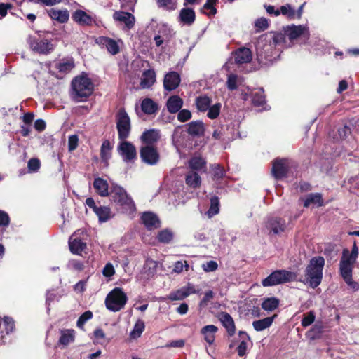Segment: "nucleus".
Masks as SVG:
<instances>
[{
  "mask_svg": "<svg viewBox=\"0 0 359 359\" xmlns=\"http://www.w3.org/2000/svg\"><path fill=\"white\" fill-rule=\"evenodd\" d=\"M141 109L142 111L148 115L156 114L158 110V104L150 98H144L142 101Z\"/></svg>",
  "mask_w": 359,
  "mask_h": 359,
  "instance_id": "obj_31",
  "label": "nucleus"
},
{
  "mask_svg": "<svg viewBox=\"0 0 359 359\" xmlns=\"http://www.w3.org/2000/svg\"><path fill=\"white\" fill-rule=\"evenodd\" d=\"M4 324L6 330V333L7 334L11 333L15 330V322L14 320L8 316H5L4 318Z\"/></svg>",
  "mask_w": 359,
  "mask_h": 359,
  "instance_id": "obj_56",
  "label": "nucleus"
},
{
  "mask_svg": "<svg viewBox=\"0 0 359 359\" xmlns=\"http://www.w3.org/2000/svg\"><path fill=\"white\" fill-rule=\"evenodd\" d=\"M257 59L260 62L264 60H271L275 47L266 35L260 36L255 44Z\"/></svg>",
  "mask_w": 359,
  "mask_h": 359,
  "instance_id": "obj_7",
  "label": "nucleus"
},
{
  "mask_svg": "<svg viewBox=\"0 0 359 359\" xmlns=\"http://www.w3.org/2000/svg\"><path fill=\"white\" fill-rule=\"evenodd\" d=\"M279 299L276 297H269L265 299L262 304V307L264 310L272 311L275 310L279 305Z\"/></svg>",
  "mask_w": 359,
  "mask_h": 359,
  "instance_id": "obj_40",
  "label": "nucleus"
},
{
  "mask_svg": "<svg viewBox=\"0 0 359 359\" xmlns=\"http://www.w3.org/2000/svg\"><path fill=\"white\" fill-rule=\"evenodd\" d=\"M116 128L120 140H126L129 137L131 129L130 119L123 109H120L116 115Z\"/></svg>",
  "mask_w": 359,
  "mask_h": 359,
  "instance_id": "obj_8",
  "label": "nucleus"
},
{
  "mask_svg": "<svg viewBox=\"0 0 359 359\" xmlns=\"http://www.w3.org/2000/svg\"><path fill=\"white\" fill-rule=\"evenodd\" d=\"M191 118V113L188 109H180L178 111L177 119L180 122H186Z\"/></svg>",
  "mask_w": 359,
  "mask_h": 359,
  "instance_id": "obj_60",
  "label": "nucleus"
},
{
  "mask_svg": "<svg viewBox=\"0 0 359 359\" xmlns=\"http://www.w3.org/2000/svg\"><path fill=\"white\" fill-rule=\"evenodd\" d=\"M235 62L238 64L248 63L252 59L251 50L248 48H240L235 51Z\"/></svg>",
  "mask_w": 359,
  "mask_h": 359,
  "instance_id": "obj_21",
  "label": "nucleus"
},
{
  "mask_svg": "<svg viewBox=\"0 0 359 359\" xmlns=\"http://www.w3.org/2000/svg\"><path fill=\"white\" fill-rule=\"evenodd\" d=\"M184 101L178 95L170 96L166 102V107L170 114L177 113L183 107Z\"/></svg>",
  "mask_w": 359,
  "mask_h": 359,
  "instance_id": "obj_22",
  "label": "nucleus"
},
{
  "mask_svg": "<svg viewBox=\"0 0 359 359\" xmlns=\"http://www.w3.org/2000/svg\"><path fill=\"white\" fill-rule=\"evenodd\" d=\"M74 332L72 330H67L61 332L59 342L62 345H68L74 340Z\"/></svg>",
  "mask_w": 359,
  "mask_h": 359,
  "instance_id": "obj_42",
  "label": "nucleus"
},
{
  "mask_svg": "<svg viewBox=\"0 0 359 359\" xmlns=\"http://www.w3.org/2000/svg\"><path fill=\"white\" fill-rule=\"evenodd\" d=\"M186 297H187V294L184 292L182 287L173 292H171L168 296V299L172 301L182 300Z\"/></svg>",
  "mask_w": 359,
  "mask_h": 359,
  "instance_id": "obj_54",
  "label": "nucleus"
},
{
  "mask_svg": "<svg viewBox=\"0 0 359 359\" xmlns=\"http://www.w3.org/2000/svg\"><path fill=\"white\" fill-rule=\"evenodd\" d=\"M285 220L280 217H271L266 223V229L269 235H279L285 231Z\"/></svg>",
  "mask_w": 359,
  "mask_h": 359,
  "instance_id": "obj_13",
  "label": "nucleus"
},
{
  "mask_svg": "<svg viewBox=\"0 0 359 359\" xmlns=\"http://www.w3.org/2000/svg\"><path fill=\"white\" fill-rule=\"evenodd\" d=\"M111 201L121 208L123 211L133 213L135 211V205L126 191L121 186L112 184L109 194Z\"/></svg>",
  "mask_w": 359,
  "mask_h": 359,
  "instance_id": "obj_3",
  "label": "nucleus"
},
{
  "mask_svg": "<svg viewBox=\"0 0 359 359\" xmlns=\"http://www.w3.org/2000/svg\"><path fill=\"white\" fill-rule=\"evenodd\" d=\"M41 163L37 158H31L27 163V168L29 172H36L40 168Z\"/></svg>",
  "mask_w": 359,
  "mask_h": 359,
  "instance_id": "obj_63",
  "label": "nucleus"
},
{
  "mask_svg": "<svg viewBox=\"0 0 359 359\" xmlns=\"http://www.w3.org/2000/svg\"><path fill=\"white\" fill-rule=\"evenodd\" d=\"M211 99L206 95L198 96L196 98L195 104L200 111H206L211 105Z\"/></svg>",
  "mask_w": 359,
  "mask_h": 359,
  "instance_id": "obj_36",
  "label": "nucleus"
},
{
  "mask_svg": "<svg viewBox=\"0 0 359 359\" xmlns=\"http://www.w3.org/2000/svg\"><path fill=\"white\" fill-rule=\"evenodd\" d=\"M115 21L124 23L128 29H131L135 24V17L128 12L116 11L113 15Z\"/></svg>",
  "mask_w": 359,
  "mask_h": 359,
  "instance_id": "obj_17",
  "label": "nucleus"
},
{
  "mask_svg": "<svg viewBox=\"0 0 359 359\" xmlns=\"http://www.w3.org/2000/svg\"><path fill=\"white\" fill-rule=\"evenodd\" d=\"M284 32L290 41H292L298 38L308 39L309 32L308 28L303 25H291L284 28Z\"/></svg>",
  "mask_w": 359,
  "mask_h": 359,
  "instance_id": "obj_11",
  "label": "nucleus"
},
{
  "mask_svg": "<svg viewBox=\"0 0 359 359\" xmlns=\"http://www.w3.org/2000/svg\"><path fill=\"white\" fill-rule=\"evenodd\" d=\"M48 14L50 18L54 20H56L60 23L66 22L69 20V12L67 10H57L51 8L48 11Z\"/></svg>",
  "mask_w": 359,
  "mask_h": 359,
  "instance_id": "obj_28",
  "label": "nucleus"
},
{
  "mask_svg": "<svg viewBox=\"0 0 359 359\" xmlns=\"http://www.w3.org/2000/svg\"><path fill=\"white\" fill-rule=\"evenodd\" d=\"M222 105L220 103H216L213 104L212 106H210L209 109L207 110L208 114L207 116L210 119H215L216 118L219 113L221 109Z\"/></svg>",
  "mask_w": 359,
  "mask_h": 359,
  "instance_id": "obj_50",
  "label": "nucleus"
},
{
  "mask_svg": "<svg viewBox=\"0 0 359 359\" xmlns=\"http://www.w3.org/2000/svg\"><path fill=\"white\" fill-rule=\"evenodd\" d=\"M173 233L168 229H164L158 233V239L160 242L168 243L172 241Z\"/></svg>",
  "mask_w": 359,
  "mask_h": 359,
  "instance_id": "obj_49",
  "label": "nucleus"
},
{
  "mask_svg": "<svg viewBox=\"0 0 359 359\" xmlns=\"http://www.w3.org/2000/svg\"><path fill=\"white\" fill-rule=\"evenodd\" d=\"M145 327L144 323L142 320H138L134 325L133 330L130 333L131 338L136 339L140 337Z\"/></svg>",
  "mask_w": 359,
  "mask_h": 359,
  "instance_id": "obj_45",
  "label": "nucleus"
},
{
  "mask_svg": "<svg viewBox=\"0 0 359 359\" xmlns=\"http://www.w3.org/2000/svg\"><path fill=\"white\" fill-rule=\"evenodd\" d=\"M196 19L195 12L192 8H184L179 15V21L183 25H191Z\"/></svg>",
  "mask_w": 359,
  "mask_h": 359,
  "instance_id": "obj_24",
  "label": "nucleus"
},
{
  "mask_svg": "<svg viewBox=\"0 0 359 359\" xmlns=\"http://www.w3.org/2000/svg\"><path fill=\"white\" fill-rule=\"evenodd\" d=\"M180 81V74L176 72H170L164 76L163 87L165 90L172 91L179 86Z\"/></svg>",
  "mask_w": 359,
  "mask_h": 359,
  "instance_id": "obj_15",
  "label": "nucleus"
},
{
  "mask_svg": "<svg viewBox=\"0 0 359 359\" xmlns=\"http://www.w3.org/2000/svg\"><path fill=\"white\" fill-rule=\"evenodd\" d=\"M275 317L276 315L271 317H266L261 320L253 321V328L257 332H261L269 328L272 325Z\"/></svg>",
  "mask_w": 359,
  "mask_h": 359,
  "instance_id": "obj_33",
  "label": "nucleus"
},
{
  "mask_svg": "<svg viewBox=\"0 0 359 359\" xmlns=\"http://www.w3.org/2000/svg\"><path fill=\"white\" fill-rule=\"evenodd\" d=\"M350 133V128L346 125H343L337 128V133L333 134L332 137L334 140L339 141L346 138Z\"/></svg>",
  "mask_w": 359,
  "mask_h": 359,
  "instance_id": "obj_44",
  "label": "nucleus"
},
{
  "mask_svg": "<svg viewBox=\"0 0 359 359\" xmlns=\"http://www.w3.org/2000/svg\"><path fill=\"white\" fill-rule=\"evenodd\" d=\"M296 279L297 274L294 272L284 269L276 270L263 279L262 284L264 287H271L294 281Z\"/></svg>",
  "mask_w": 359,
  "mask_h": 359,
  "instance_id": "obj_6",
  "label": "nucleus"
},
{
  "mask_svg": "<svg viewBox=\"0 0 359 359\" xmlns=\"http://www.w3.org/2000/svg\"><path fill=\"white\" fill-rule=\"evenodd\" d=\"M157 262L152 259H147L144 265V270L149 271V275L154 274L156 271Z\"/></svg>",
  "mask_w": 359,
  "mask_h": 359,
  "instance_id": "obj_58",
  "label": "nucleus"
},
{
  "mask_svg": "<svg viewBox=\"0 0 359 359\" xmlns=\"http://www.w3.org/2000/svg\"><path fill=\"white\" fill-rule=\"evenodd\" d=\"M115 273V269L114 268V266L111 263H107L103 270H102V274L104 276L107 278L111 277Z\"/></svg>",
  "mask_w": 359,
  "mask_h": 359,
  "instance_id": "obj_64",
  "label": "nucleus"
},
{
  "mask_svg": "<svg viewBox=\"0 0 359 359\" xmlns=\"http://www.w3.org/2000/svg\"><path fill=\"white\" fill-rule=\"evenodd\" d=\"M252 102L255 106L260 107L265 103V97L262 90H258L252 93Z\"/></svg>",
  "mask_w": 359,
  "mask_h": 359,
  "instance_id": "obj_43",
  "label": "nucleus"
},
{
  "mask_svg": "<svg viewBox=\"0 0 359 359\" xmlns=\"http://www.w3.org/2000/svg\"><path fill=\"white\" fill-rule=\"evenodd\" d=\"M218 264L215 261L210 260L202 264V269L205 272H212L217 269Z\"/></svg>",
  "mask_w": 359,
  "mask_h": 359,
  "instance_id": "obj_61",
  "label": "nucleus"
},
{
  "mask_svg": "<svg viewBox=\"0 0 359 359\" xmlns=\"http://www.w3.org/2000/svg\"><path fill=\"white\" fill-rule=\"evenodd\" d=\"M140 154L142 162L150 165L157 164L160 159L159 153L154 146L145 145L142 147Z\"/></svg>",
  "mask_w": 359,
  "mask_h": 359,
  "instance_id": "obj_10",
  "label": "nucleus"
},
{
  "mask_svg": "<svg viewBox=\"0 0 359 359\" xmlns=\"http://www.w3.org/2000/svg\"><path fill=\"white\" fill-rule=\"evenodd\" d=\"M187 133L193 136H201L203 135L205 128L204 124L201 121H191L188 124Z\"/></svg>",
  "mask_w": 359,
  "mask_h": 359,
  "instance_id": "obj_32",
  "label": "nucleus"
},
{
  "mask_svg": "<svg viewBox=\"0 0 359 359\" xmlns=\"http://www.w3.org/2000/svg\"><path fill=\"white\" fill-rule=\"evenodd\" d=\"M287 37L285 34V32H278L273 34L271 39V43L273 45L274 47L277 45H281L283 43H285V39Z\"/></svg>",
  "mask_w": 359,
  "mask_h": 359,
  "instance_id": "obj_51",
  "label": "nucleus"
},
{
  "mask_svg": "<svg viewBox=\"0 0 359 359\" xmlns=\"http://www.w3.org/2000/svg\"><path fill=\"white\" fill-rule=\"evenodd\" d=\"M27 43L30 49L39 54L48 55L55 48L52 41L46 39L40 34L29 36L27 39Z\"/></svg>",
  "mask_w": 359,
  "mask_h": 359,
  "instance_id": "obj_4",
  "label": "nucleus"
},
{
  "mask_svg": "<svg viewBox=\"0 0 359 359\" xmlns=\"http://www.w3.org/2000/svg\"><path fill=\"white\" fill-rule=\"evenodd\" d=\"M93 318V313L90 311H86L79 318L76 325L78 327L83 328L84 324Z\"/></svg>",
  "mask_w": 359,
  "mask_h": 359,
  "instance_id": "obj_53",
  "label": "nucleus"
},
{
  "mask_svg": "<svg viewBox=\"0 0 359 359\" xmlns=\"http://www.w3.org/2000/svg\"><path fill=\"white\" fill-rule=\"evenodd\" d=\"M72 97L76 102L84 101L93 91L94 86L90 78L81 75L72 81Z\"/></svg>",
  "mask_w": 359,
  "mask_h": 359,
  "instance_id": "obj_2",
  "label": "nucleus"
},
{
  "mask_svg": "<svg viewBox=\"0 0 359 359\" xmlns=\"http://www.w3.org/2000/svg\"><path fill=\"white\" fill-rule=\"evenodd\" d=\"M67 268L70 270L81 271L84 269L83 262L77 259H71L67 264Z\"/></svg>",
  "mask_w": 359,
  "mask_h": 359,
  "instance_id": "obj_55",
  "label": "nucleus"
},
{
  "mask_svg": "<svg viewBox=\"0 0 359 359\" xmlns=\"http://www.w3.org/2000/svg\"><path fill=\"white\" fill-rule=\"evenodd\" d=\"M219 198L217 196H214L210 200V207L207 212L208 217H212L219 212Z\"/></svg>",
  "mask_w": 359,
  "mask_h": 359,
  "instance_id": "obj_48",
  "label": "nucleus"
},
{
  "mask_svg": "<svg viewBox=\"0 0 359 359\" xmlns=\"http://www.w3.org/2000/svg\"><path fill=\"white\" fill-rule=\"evenodd\" d=\"M324 266L325 259L322 256L311 258L304 271V283L313 289L320 285L323 279Z\"/></svg>",
  "mask_w": 359,
  "mask_h": 359,
  "instance_id": "obj_1",
  "label": "nucleus"
},
{
  "mask_svg": "<svg viewBox=\"0 0 359 359\" xmlns=\"http://www.w3.org/2000/svg\"><path fill=\"white\" fill-rule=\"evenodd\" d=\"M217 331L218 328L217 326L208 325L201 329V333L203 336L205 341L210 345L213 344L215 339V334Z\"/></svg>",
  "mask_w": 359,
  "mask_h": 359,
  "instance_id": "obj_27",
  "label": "nucleus"
},
{
  "mask_svg": "<svg viewBox=\"0 0 359 359\" xmlns=\"http://www.w3.org/2000/svg\"><path fill=\"white\" fill-rule=\"evenodd\" d=\"M117 151L125 163L134 162L137 158V151L135 147L130 142L121 140Z\"/></svg>",
  "mask_w": 359,
  "mask_h": 359,
  "instance_id": "obj_9",
  "label": "nucleus"
},
{
  "mask_svg": "<svg viewBox=\"0 0 359 359\" xmlns=\"http://www.w3.org/2000/svg\"><path fill=\"white\" fill-rule=\"evenodd\" d=\"M76 233L72 235L69 240V250L73 254L80 255L86 248L85 242L81 238H74Z\"/></svg>",
  "mask_w": 359,
  "mask_h": 359,
  "instance_id": "obj_26",
  "label": "nucleus"
},
{
  "mask_svg": "<svg viewBox=\"0 0 359 359\" xmlns=\"http://www.w3.org/2000/svg\"><path fill=\"white\" fill-rule=\"evenodd\" d=\"M205 161L198 156H195L189 161V167L194 170H200L203 168Z\"/></svg>",
  "mask_w": 359,
  "mask_h": 359,
  "instance_id": "obj_46",
  "label": "nucleus"
},
{
  "mask_svg": "<svg viewBox=\"0 0 359 359\" xmlns=\"http://www.w3.org/2000/svg\"><path fill=\"white\" fill-rule=\"evenodd\" d=\"M212 180L218 187H222L223 180L226 178V171L219 164L212 165L211 167Z\"/></svg>",
  "mask_w": 359,
  "mask_h": 359,
  "instance_id": "obj_25",
  "label": "nucleus"
},
{
  "mask_svg": "<svg viewBox=\"0 0 359 359\" xmlns=\"http://www.w3.org/2000/svg\"><path fill=\"white\" fill-rule=\"evenodd\" d=\"M160 139V132L156 129H149L144 131L141 137V141L146 145L153 146V144Z\"/></svg>",
  "mask_w": 359,
  "mask_h": 359,
  "instance_id": "obj_18",
  "label": "nucleus"
},
{
  "mask_svg": "<svg viewBox=\"0 0 359 359\" xmlns=\"http://www.w3.org/2000/svg\"><path fill=\"white\" fill-rule=\"evenodd\" d=\"M238 76L236 74H230L228 76L226 86L229 90H233L237 88Z\"/></svg>",
  "mask_w": 359,
  "mask_h": 359,
  "instance_id": "obj_59",
  "label": "nucleus"
},
{
  "mask_svg": "<svg viewBox=\"0 0 359 359\" xmlns=\"http://www.w3.org/2000/svg\"><path fill=\"white\" fill-rule=\"evenodd\" d=\"M79 137L76 135H72L68 138V149L69 151L75 150L78 146Z\"/></svg>",
  "mask_w": 359,
  "mask_h": 359,
  "instance_id": "obj_62",
  "label": "nucleus"
},
{
  "mask_svg": "<svg viewBox=\"0 0 359 359\" xmlns=\"http://www.w3.org/2000/svg\"><path fill=\"white\" fill-rule=\"evenodd\" d=\"M95 213L98 217L100 222H106L112 217L110 208L107 206L98 207Z\"/></svg>",
  "mask_w": 359,
  "mask_h": 359,
  "instance_id": "obj_37",
  "label": "nucleus"
},
{
  "mask_svg": "<svg viewBox=\"0 0 359 359\" xmlns=\"http://www.w3.org/2000/svg\"><path fill=\"white\" fill-rule=\"evenodd\" d=\"M346 257V259L351 261V262H355L358 255V248L355 243L353 244V246L351 249V252L347 250L344 249L342 252V256Z\"/></svg>",
  "mask_w": 359,
  "mask_h": 359,
  "instance_id": "obj_47",
  "label": "nucleus"
},
{
  "mask_svg": "<svg viewBox=\"0 0 359 359\" xmlns=\"http://www.w3.org/2000/svg\"><path fill=\"white\" fill-rule=\"evenodd\" d=\"M323 204L322 195L319 193L310 194L306 196L304 202V206L305 208H308L311 205H316L317 206H322Z\"/></svg>",
  "mask_w": 359,
  "mask_h": 359,
  "instance_id": "obj_35",
  "label": "nucleus"
},
{
  "mask_svg": "<svg viewBox=\"0 0 359 359\" xmlns=\"http://www.w3.org/2000/svg\"><path fill=\"white\" fill-rule=\"evenodd\" d=\"M128 300L126 294L121 288L115 287L107 296L105 305L108 310L117 312L124 308Z\"/></svg>",
  "mask_w": 359,
  "mask_h": 359,
  "instance_id": "obj_5",
  "label": "nucleus"
},
{
  "mask_svg": "<svg viewBox=\"0 0 359 359\" xmlns=\"http://www.w3.org/2000/svg\"><path fill=\"white\" fill-rule=\"evenodd\" d=\"M201 180L195 171H190L186 176V183L191 187L196 188L200 186Z\"/></svg>",
  "mask_w": 359,
  "mask_h": 359,
  "instance_id": "obj_38",
  "label": "nucleus"
},
{
  "mask_svg": "<svg viewBox=\"0 0 359 359\" xmlns=\"http://www.w3.org/2000/svg\"><path fill=\"white\" fill-rule=\"evenodd\" d=\"M156 72L154 69L143 72L140 80V86L143 89L151 88L156 82Z\"/></svg>",
  "mask_w": 359,
  "mask_h": 359,
  "instance_id": "obj_20",
  "label": "nucleus"
},
{
  "mask_svg": "<svg viewBox=\"0 0 359 359\" xmlns=\"http://www.w3.org/2000/svg\"><path fill=\"white\" fill-rule=\"evenodd\" d=\"M280 12L282 15L291 20L300 18V13H297L290 4L282 6L280 7Z\"/></svg>",
  "mask_w": 359,
  "mask_h": 359,
  "instance_id": "obj_39",
  "label": "nucleus"
},
{
  "mask_svg": "<svg viewBox=\"0 0 359 359\" xmlns=\"http://www.w3.org/2000/svg\"><path fill=\"white\" fill-rule=\"evenodd\" d=\"M290 162L287 159H276L273 163L271 173L273 176L280 180L285 177L290 168Z\"/></svg>",
  "mask_w": 359,
  "mask_h": 359,
  "instance_id": "obj_12",
  "label": "nucleus"
},
{
  "mask_svg": "<svg viewBox=\"0 0 359 359\" xmlns=\"http://www.w3.org/2000/svg\"><path fill=\"white\" fill-rule=\"evenodd\" d=\"M93 187L96 192L101 196H109V184L107 182L102 178H95L93 182Z\"/></svg>",
  "mask_w": 359,
  "mask_h": 359,
  "instance_id": "obj_29",
  "label": "nucleus"
},
{
  "mask_svg": "<svg viewBox=\"0 0 359 359\" xmlns=\"http://www.w3.org/2000/svg\"><path fill=\"white\" fill-rule=\"evenodd\" d=\"M315 318V313L313 311H311L304 315L301 324L304 327H308L314 322Z\"/></svg>",
  "mask_w": 359,
  "mask_h": 359,
  "instance_id": "obj_52",
  "label": "nucleus"
},
{
  "mask_svg": "<svg viewBox=\"0 0 359 359\" xmlns=\"http://www.w3.org/2000/svg\"><path fill=\"white\" fill-rule=\"evenodd\" d=\"M353 264L354 262L346 259L345 255L341 256L339 263V271L344 280L352 277Z\"/></svg>",
  "mask_w": 359,
  "mask_h": 359,
  "instance_id": "obj_19",
  "label": "nucleus"
},
{
  "mask_svg": "<svg viewBox=\"0 0 359 359\" xmlns=\"http://www.w3.org/2000/svg\"><path fill=\"white\" fill-rule=\"evenodd\" d=\"M218 319L225 327L228 334L231 337L236 333V326L233 318L226 312H221L218 314Z\"/></svg>",
  "mask_w": 359,
  "mask_h": 359,
  "instance_id": "obj_16",
  "label": "nucleus"
},
{
  "mask_svg": "<svg viewBox=\"0 0 359 359\" xmlns=\"http://www.w3.org/2000/svg\"><path fill=\"white\" fill-rule=\"evenodd\" d=\"M55 67L61 74H66L74 67V60L72 59L62 60L55 65Z\"/></svg>",
  "mask_w": 359,
  "mask_h": 359,
  "instance_id": "obj_34",
  "label": "nucleus"
},
{
  "mask_svg": "<svg viewBox=\"0 0 359 359\" xmlns=\"http://www.w3.org/2000/svg\"><path fill=\"white\" fill-rule=\"evenodd\" d=\"M157 3L160 7L168 10H174L176 8L175 0H157Z\"/></svg>",
  "mask_w": 359,
  "mask_h": 359,
  "instance_id": "obj_57",
  "label": "nucleus"
},
{
  "mask_svg": "<svg viewBox=\"0 0 359 359\" xmlns=\"http://www.w3.org/2000/svg\"><path fill=\"white\" fill-rule=\"evenodd\" d=\"M141 219L143 224L148 229H156L160 225V222L157 216L151 212H144Z\"/></svg>",
  "mask_w": 359,
  "mask_h": 359,
  "instance_id": "obj_23",
  "label": "nucleus"
},
{
  "mask_svg": "<svg viewBox=\"0 0 359 359\" xmlns=\"http://www.w3.org/2000/svg\"><path fill=\"white\" fill-rule=\"evenodd\" d=\"M95 43L102 48H106L107 51L113 55L118 54L120 51L118 42L113 39L107 36H99L95 39Z\"/></svg>",
  "mask_w": 359,
  "mask_h": 359,
  "instance_id": "obj_14",
  "label": "nucleus"
},
{
  "mask_svg": "<svg viewBox=\"0 0 359 359\" xmlns=\"http://www.w3.org/2000/svg\"><path fill=\"white\" fill-rule=\"evenodd\" d=\"M111 143L109 140H104L101 146L100 156L102 161L107 162L111 158Z\"/></svg>",
  "mask_w": 359,
  "mask_h": 359,
  "instance_id": "obj_41",
  "label": "nucleus"
},
{
  "mask_svg": "<svg viewBox=\"0 0 359 359\" xmlns=\"http://www.w3.org/2000/svg\"><path fill=\"white\" fill-rule=\"evenodd\" d=\"M72 18L74 21L81 25H90L93 21L90 15L81 10L75 11Z\"/></svg>",
  "mask_w": 359,
  "mask_h": 359,
  "instance_id": "obj_30",
  "label": "nucleus"
}]
</instances>
